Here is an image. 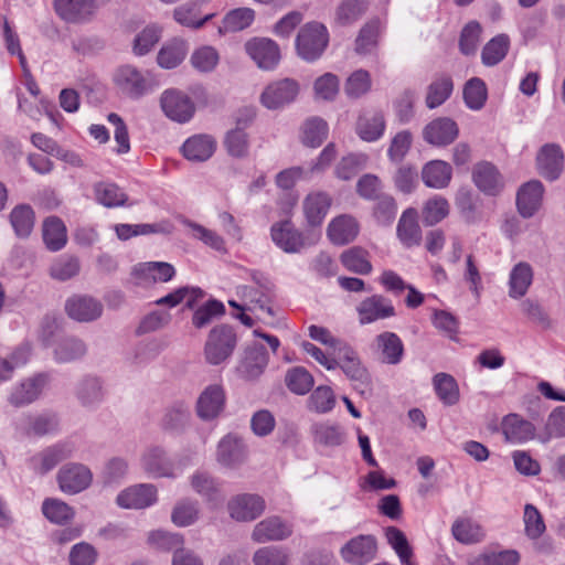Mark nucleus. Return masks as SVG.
<instances>
[{
    "label": "nucleus",
    "mask_w": 565,
    "mask_h": 565,
    "mask_svg": "<svg viewBox=\"0 0 565 565\" xmlns=\"http://www.w3.org/2000/svg\"><path fill=\"white\" fill-rule=\"evenodd\" d=\"M161 39V29L151 24L138 33L134 40L132 51L137 56L148 54Z\"/></svg>",
    "instance_id": "obj_60"
},
{
    "label": "nucleus",
    "mask_w": 565,
    "mask_h": 565,
    "mask_svg": "<svg viewBox=\"0 0 565 565\" xmlns=\"http://www.w3.org/2000/svg\"><path fill=\"white\" fill-rule=\"evenodd\" d=\"M451 532L454 537L463 544L479 543L484 537V532L481 525L469 519L455 521Z\"/></svg>",
    "instance_id": "obj_47"
},
{
    "label": "nucleus",
    "mask_w": 565,
    "mask_h": 565,
    "mask_svg": "<svg viewBox=\"0 0 565 565\" xmlns=\"http://www.w3.org/2000/svg\"><path fill=\"white\" fill-rule=\"evenodd\" d=\"M332 204V199L327 192L316 191L309 193L303 202L302 210L309 226H320Z\"/></svg>",
    "instance_id": "obj_25"
},
{
    "label": "nucleus",
    "mask_w": 565,
    "mask_h": 565,
    "mask_svg": "<svg viewBox=\"0 0 565 565\" xmlns=\"http://www.w3.org/2000/svg\"><path fill=\"white\" fill-rule=\"evenodd\" d=\"M374 351L381 362L396 365L404 356V344L401 338L390 331L377 334L374 339Z\"/></svg>",
    "instance_id": "obj_21"
},
{
    "label": "nucleus",
    "mask_w": 565,
    "mask_h": 565,
    "mask_svg": "<svg viewBox=\"0 0 565 565\" xmlns=\"http://www.w3.org/2000/svg\"><path fill=\"white\" fill-rule=\"evenodd\" d=\"M544 194V186L539 180H531L524 183L516 194V206L519 213L524 217H532L541 207Z\"/></svg>",
    "instance_id": "obj_20"
},
{
    "label": "nucleus",
    "mask_w": 565,
    "mask_h": 565,
    "mask_svg": "<svg viewBox=\"0 0 565 565\" xmlns=\"http://www.w3.org/2000/svg\"><path fill=\"white\" fill-rule=\"evenodd\" d=\"M329 44V32L324 24L311 21L303 24L296 38L298 55L307 61H317Z\"/></svg>",
    "instance_id": "obj_3"
},
{
    "label": "nucleus",
    "mask_w": 565,
    "mask_h": 565,
    "mask_svg": "<svg viewBox=\"0 0 565 565\" xmlns=\"http://www.w3.org/2000/svg\"><path fill=\"white\" fill-rule=\"evenodd\" d=\"M113 82L118 93L129 99H140L154 88L151 74L132 64L118 66L113 74Z\"/></svg>",
    "instance_id": "obj_1"
},
{
    "label": "nucleus",
    "mask_w": 565,
    "mask_h": 565,
    "mask_svg": "<svg viewBox=\"0 0 565 565\" xmlns=\"http://www.w3.org/2000/svg\"><path fill=\"white\" fill-rule=\"evenodd\" d=\"M73 452V446L68 443H60L49 447L31 458L32 468L44 475L57 466L61 461L70 458Z\"/></svg>",
    "instance_id": "obj_26"
},
{
    "label": "nucleus",
    "mask_w": 565,
    "mask_h": 565,
    "mask_svg": "<svg viewBox=\"0 0 565 565\" xmlns=\"http://www.w3.org/2000/svg\"><path fill=\"white\" fill-rule=\"evenodd\" d=\"M255 19V11L250 8H237L230 11L223 19L220 32H237L246 29Z\"/></svg>",
    "instance_id": "obj_52"
},
{
    "label": "nucleus",
    "mask_w": 565,
    "mask_h": 565,
    "mask_svg": "<svg viewBox=\"0 0 565 565\" xmlns=\"http://www.w3.org/2000/svg\"><path fill=\"white\" fill-rule=\"evenodd\" d=\"M57 482L64 493L76 494L87 489L93 481V473L83 463L64 465L57 472Z\"/></svg>",
    "instance_id": "obj_6"
},
{
    "label": "nucleus",
    "mask_w": 565,
    "mask_h": 565,
    "mask_svg": "<svg viewBox=\"0 0 565 565\" xmlns=\"http://www.w3.org/2000/svg\"><path fill=\"white\" fill-rule=\"evenodd\" d=\"M188 50L189 47L184 40L173 39L159 50L157 63L166 70L175 68L184 61Z\"/></svg>",
    "instance_id": "obj_33"
},
{
    "label": "nucleus",
    "mask_w": 565,
    "mask_h": 565,
    "mask_svg": "<svg viewBox=\"0 0 565 565\" xmlns=\"http://www.w3.org/2000/svg\"><path fill=\"white\" fill-rule=\"evenodd\" d=\"M502 433L508 441L524 443L534 438L535 427L518 414H509L502 420Z\"/></svg>",
    "instance_id": "obj_32"
},
{
    "label": "nucleus",
    "mask_w": 565,
    "mask_h": 565,
    "mask_svg": "<svg viewBox=\"0 0 565 565\" xmlns=\"http://www.w3.org/2000/svg\"><path fill=\"white\" fill-rule=\"evenodd\" d=\"M160 106L168 118L180 124L189 121L195 113L192 99L175 88L166 89L161 94Z\"/></svg>",
    "instance_id": "obj_4"
},
{
    "label": "nucleus",
    "mask_w": 565,
    "mask_h": 565,
    "mask_svg": "<svg viewBox=\"0 0 565 565\" xmlns=\"http://www.w3.org/2000/svg\"><path fill=\"white\" fill-rule=\"evenodd\" d=\"M237 345V335L233 327L218 324L212 328L204 344V359L210 365H220L227 361Z\"/></svg>",
    "instance_id": "obj_2"
},
{
    "label": "nucleus",
    "mask_w": 565,
    "mask_h": 565,
    "mask_svg": "<svg viewBox=\"0 0 565 565\" xmlns=\"http://www.w3.org/2000/svg\"><path fill=\"white\" fill-rule=\"evenodd\" d=\"M285 383L288 390L297 395L307 394L313 386V376L302 366L287 371Z\"/></svg>",
    "instance_id": "obj_51"
},
{
    "label": "nucleus",
    "mask_w": 565,
    "mask_h": 565,
    "mask_svg": "<svg viewBox=\"0 0 565 565\" xmlns=\"http://www.w3.org/2000/svg\"><path fill=\"white\" fill-rule=\"evenodd\" d=\"M533 281V269L529 263L520 262L511 270L509 277V296L518 299L523 297Z\"/></svg>",
    "instance_id": "obj_35"
},
{
    "label": "nucleus",
    "mask_w": 565,
    "mask_h": 565,
    "mask_svg": "<svg viewBox=\"0 0 565 565\" xmlns=\"http://www.w3.org/2000/svg\"><path fill=\"white\" fill-rule=\"evenodd\" d=\"M76 395L85 407L100 403L104 396L100 381L92 376L83 379L77 386Z\"/></svg>",
    "instance_id": "obj_48"
},
{
    "label": "nucleus",
    "mask_w": 565,
    "mask_h": 565,
    "mask_svg": "<svg viewBox=\"0 0 565 565\" xmlns=\"http://www.w3.org/2000/svg\"><path fill=\"white\" fill-rule=\"evenodd\" d=\"M520 555L516 551L486 552L477 555L470 565H518Z\"/></svg>",
    "instance_id": "obj_62"
},
{
    "label": "nucleus",
    "mask_w": 565,
    "mask_h": 565,
    "mask_svg": "<svg viewBox=\"0 0 565 565\" xmlns=\"http://www.w3.org/2000/svg\"><path fill=\"white\" fill-rule=\"evenodd\" d=\"M245 47L259 68L273 70L280 61L279 46L270 39H253L246 43Z\"/></svg>",
    "instance_id": "obj_13"
},
{
    "label": "nucleus",
    "mask_w": 565,
    "mask_h": 565,
    "mask_svg": "<svg viewBox=\"0 0 565 565\" xmlns=\"http://www.w3.org/2000/svg\"><path fill=\"white\" fill-rule=\"evenodd\" d=\"M328 125L319 117H311L302 125V142L306 146L316 148L319 147L327 138Z\"/></svg>",
    "instance_id": "obj_53"
},
{
    "label": "nucleus",
    "mask_w": 565,
    "mask_h": 565,
    "mask_svg": "<svg viewBox=\"0 0 565 565\" xmlns=\"http://www.w3.org/2000/svg\"><path fill=\"white\" fill-rule=\"evenodd\" d=\"M67 316L78 322L97 320L103 313V305L99 300L85 296L74 295L65 301Z\"/></svg>",
    "instance_id": "obj_14"
},
{
    "label": "nucleus",
    "mask_w": 565,
    "mask_h": 565,
    "mask_svg": "<svg viewBox=\"0 0 565 565\" xmlns=\"http://www.w3.org/2000/svg\"><path fill=\"white\" fill-rule=\"evenodd\" d=\"M47 382L45 374H38L21 382L15 386L10 395V403L17 407L28 405L34 402L41 394Z\"/></svg>",
    "instance_id": "obj_31"
},
{
    "label": "nucleus",
    "mask_w": 565,
    "mask_h": 565,
    "mask_svg": "<svg viewBox=\"0 0 565 565\" xmlns=\"http://www.w3.org/2000/svg\"><path fill=\"white\" fill-rule=\"evenodd\" d=\"M85 353V343L73 337L62 339L54 350L55 360L61 363L74 361L82 358Z\"/></svg>",
    "instance_id": "obj_54"
},
{
    "label": "nucleus",
    "mask_w": 565,
    "mask_h": 565,
    "mask_svg": "<svg viewBox=\"0 0 565 565\" xmlns=\"http://www.w3.org/2000/svg\"><path fill=\"white\" fill-rule=\"evenodd\" d=\"M247 454V447L243 439L228 434L217 445L216 460L226 468L235 469L245 462Z\"/></svg>",
    "instance_id": "obj_12"
},
{
    "label": "nucleus",
    "mask_w": 565,
    "mask_h": 565,
    "mask_svg": "<svg viewBox=\"0 0 565 565\" xmlns=\"http://www.w3.org/2000/svg\"><path fill=\"white\" fill-rule=\"evenodd\" d=\"M435 393L446 406L456 405L460 398L459 386L455 377L448 373H437L433 377Z\"/></svg>",
    "instance_id": "obj_36"
},
{
    "label": "nucleus",
    "mask_w": 565,
    "mask_h": 565,
    "mask_svg": "<svg viewBox=\"0 0 565 565\" xmlns=\"http://www.w3.org/2000/svg\"><path fill=\"white\" fill-rule=\"evenodd\" d=\"M367 256L369 254L365 249L352 247L341 254L340 260L349 271L359 275H369L372 271V264Z\"/></svg>",
    "instance_id": "obj_45"
},
{
    "label": "nucleus",
    "mask_w": 565,
    "mask_h": 565,
    "mask_svg": "<svg viewBox=\"0 0 565 565\" xmlns=\"http://www.w3.org/2000/svg\"><path fill=\"white\" fill-rule=\"evenodd\" d=\"M202 297L203 291L200 288L181 287L168 294L167 296L158 299L156 303L160 306L167 305L172 308L182 302L183 300H185L186 307L192 308L194 303Z\"/></svg>",
    "instance_id": "obj_57"
},
{
    "label": "nucleus",
    "mask_w": 565,
    "mask_h": 565,
    "mask_svg": "<svg viewBox=\"0 0 565 565\" xmlns=\"http://www.w3.org/2000/svg\"><path fill=\"white\" fill-rule=\"evenodd\" d=\"M268 361L269 356L264 345L250 344L245 349L244 355L236 367L237 374L246 381L256 380L264 373Z\"/></svg>",
    "instance_id": "obj_10"
},
{
    "label": "nucleus",
    "mask_w": 565,
    "mask_h": 565,
    "mask_svg": "<svg viewBox=\"0 0 565 565\" xmlns=\"http://www.w3.org/2000/svg\"><path fill=\"white\" fill-rule=\"evenodd\" d=\"M311 433L315 444L323 447H337L345 440L344 430L337 424L317 423L312 425Z\"/></svg>",
    "instance_id": "obj_39"
},
{
    "label": "nucleus",
    "mask_w": 565,
    "mask_h": 565,
    "mask_svg": "<svg viewBox=\"0 0 565 565\" xmlns=\"http://www.w3.org/2000/svg\"><path fill=\"white\" fill-rule=\"evenodd\" d=\"M455 204L466 222L476 223L479 220L478 209L471 189L461 186L456 193Z\"/></svg>",
    "instance_id": "obj_56"
},
{
    "label": "nucleus",
    "mask_w": 565,
    "mask_h": 565,
    "mask_svg": "<svg viewBox=\"0 0 565 565\" xmlns=\"http://www.w3.org/2000/svg\"><path fill=\"white\" fill-rule=\"evenodd\" d=\"M356 312L362 326L388 319L396 315L392 300L379 294L364 298L358 305Z\"/></svg>",
    "instance_id": "obj_7"
},
{
    "label": "nucleus",
    "mask_w": 565,
    "mask_h": 565,
    "mask_svg": "<svg viewBox=\"0 0 565 565\" xmlns=\"http://www.w3.org/2000/svg\"><path fill=\"white\" fill-rule=\"evenodd\" d=\"M360 233V223L351 214L333 217L327 227V236L333 245L343 246L352 243Z\"/></svg>",
    "instance_id": "obj_16"
},
{
    "label": "nucleus",
    "mask_w": 565,
    "mask_h": 565,
    "mask_svg": "<svg viewBox=\"0 0 565 565\" xmlns=\"http://www.w3.org/2000/svg\"><path fill=\"white\" fill-rule=\"evenodd\" d=\"M225 407V392L222 385L212 384L204 388L196 402L198 416L212 420L220 416Z\"/></svg>",
    "instance_id": "obj_17"
},
{
    "label": "nucleus",
    "mask_w": 565,
    "mask_h": 565,
    "mask_svg": "<svg viewBox=\"0 0 565 565\" xmlns=\"http://www.w3.org/2000/svg\"><path fill=\"white\" fill-rule=\"evenodd\" d=\"M96 201L106 207L124 205L127 201L126 193L115 183L97 182L94 184Z\"/></svg>",
    "instance_id": "obj_44"
},
{
    "label": "nucleus",
    "mask_w": 565,
    "mask_h": 565,
    "mask_svg": "<svg viewBox=\"0 0 565 565\" xmlns=\"http://www.w3.org/2000/svg\"><path fill=\"white\" fill-rule=\"evenodd\" d=\"M458 135L459 128L457 122L448 117L436 118L423 129V139L436 147H445L452 143Z\"/></svg>",
    "instance_id": "obj_11"
},
{
    "label": "nucleus",
    "mask_w": 565,
    "mask_h": 565,
    "mask_svg": "<svg viewBox=\"0 0 565 565\" xmlns=\"http://www.w3.org/2000/svg\"><path fill=\"white\" fill-rule=\"evenodd\" d=\"M298 93V83L291 78H284L270 83L263 92L260 102L268 109H277L294 102Z\"/></svg>",
    "instance_id": "obj_8"
},
{
    "label": "nucleus",
    "mask_w": 565,
    "mask_h": 565,
    "mask_svg": "<svg viewBox=\"0 0 565 565\" xmlns=\"http://www.w3.org/2000/svg\"><path fill=\"white\" fill-rule=\"evenodd\" d=\"M291 534V524L285 522L279 516H269L255 525L252 537L257 543H265L269 541H282Z\"/></svg>",
    "instance_id": "obj_22"
},
{
    "label": "nucleus",
    "mask_w": 565,
    "mask_h": 565,
    "mask_svg": "<svg viewBox=\"0 0 565 565\" xmlns=\"http://www.w3.org/2000/svg\"><path fill=\"white\" fill-rule=\"evenodd\" d=\"M450 205L446 198L434 195L428 199L422 209V218L425 225L433 226L441 222L449 214Z\"/></svg>",
    "instance_id": "obj_42"
},
{
    "label": "nucleus",
    "mask_w": 565,
    "mask_h": 565,
    "mask_svg": "<svg viewBox=\"0 0 565 565\" xmlns=\"http://www.w3.org/2000/svg\"><path fill=\"white\" fill-rule=\"evenodd\" d=\"M253 562L255 565H289V554L282 547L266 546L255 552Z\"/></svg>",
    "instance_id": "obj_63"
},
{
    "label": "nucleus",
    "mask_w": 565,
    "mask_h": 565,
    "mask_svg": "<svg viewBox=\"0 0 565 565\" xmlns=\"http://www.w3.org/2000/svg\"><path fill=\"white\" fill-rule=\"evenodd\" d=\"M367 156L363 153H351L343 157L335 167V175L344 181L351 180L365 167Z\"/></svg>",
    "instance_id": "obj_61"
},
{
    "label": "nucleus",
    "mask_w": 565,
    "mask_h": 565,
    "mask_svg": "<svg viewBox=\"0 0 565 565\" xmlns=\"http://www.w3.org/2000/svg\"><path fill=\"white\" fill-rule=\"evenodd\" d=\"M143 470L154 478L173 477V465L166 451L157 446L148 448L141 457Z\"/></svg>",
    "instance_id": "obj_30"
},
{
    "label": "nucleus",
    "mask_w": 565,
    "mask_h": 565,
    "mask_svg": "<svg viewBox=\"0 0 565 565\" xmlns=\"http://www.w3.org/2000/svg\"><path fill=\"white\" fill-rule=\"evenodd\" d=\"M510 39L507 34L492 38L482 49L481 60L486 66L499 64L508 54Z\"/></svg>",
    "instance_id": "obj_43"
},
{
    "label": "nucleus",
    "mask_w": 565,
    "mask_h": 565,
    "mask_svg": "<svg viewBox=\"0 0 565 565\" xmlns=\"http://www.w3.org/2000/svg\"><path fill=\"white\" fill-rule=\"evenodd\" d=\"M44 516L52 523L64 524L71 521L74 515V509L58 499L47 498L42 503Z\"/></svg>",
    "instance_id": "obj_49"
},
{
    "label": "nucleus",
    "mask_w": 565,
    "mask_h": 565,
    "mask_svg": "<svg viewBox=\"0 0 565 565\" xmlns=\"http://www.w3.org/2000/svg\"><path fill=\"white\" fill-rule=\"evenodd\" d=\"M396 235L406 248L418 246L422 242V228L418 224V213L415 209H406L397 223Z\"/></svg>",
    "instance_id": "obj_27"
},
{
    "label": "nucleus",
    "mask_w": 565,
    "mask_h": 565,
    "mask_svg": "<svg viewBox=\"0 0 565 565\" xmlns=\"http://www.w3.org/2000/svg\"><path fill=\"white\" fill-rule=\"evenodd\" d=\"M537 170L540 174L554 181L559 178L564 168V152L556 143L544 145L536 157Z\"/></svg>",
    "instance_id": "obj_18"
},
{
    "label": "nucleus",
    "mask_w": 565,
    "mask_h": 565,
    "mask_svg": "<svg viewBox=\"0 0 565 565\" xmlns=\"http://www.w3.org/2000/svg\"><path fill=\"white\" fill-rule=\"evenodd\" d=\"M420 177L427 188L441 190L450 184L452 168L444 160H431L424 164Z\"/></svg>",
    "instance_id": "obj_29"
},
{
    "label": "nucleus",
    "mask_w": 565,
    "mask_h": 565,
    "mask_svg": "<svg viewBox=\"0 0 565 565\" xmlns=\"http://www.w3.org/2000/svg\"><path fill=\"white\" fill-rule=\"evenodd\" d=\"M454 90V82L449 75L437 76L427 87L426 106L434 109L443 105Z\"/></svg>",
    "instance_id": "obj_40"
},
{
    "label": "nucleus",
    "mask_w": 565,
    "mask_h": 565,
    "mask_svg": "<svg viewBox=\"0 0 565 565\" xmlns=\"http://www.w3.org/2000/svg\"><path fill=\"white\" fill-rule=\"evenodd\" d=\"M273 242L286 253H298L305 247V238L290 220L276 222L270 227Z\"/></svg>",
    "instance_id": "obj_15"
},
{
    "label": "nucleus",
    "mask_w": 565,
    "mask_h": 565,
    "mask_svg": "<svg viewBox=\"0 0 565 565\" xmlns=\"http://www.w3.org/2000/svg\"><path fill=\"white\" fill-rule=\"evenodd\" d=\"M216 150V140L211 135H194L188 138L182 146L183 156L193 162L209 160Z\"/></svg>",
    "instance_id": "obj_28"
},
{
    "label": "nucleus",
    "mask_w": 565,
    "mask_h": 565,
    "mask_svg": "<svg viewBox=\"0 0 565 565\" xmlns=\"http://www.w3.org/2000/svg\"><path fill=\"white\" fill-rule=\"evenodd\" d=\"M157 501V488L150 483H140L122 490L116 499L124 509H145Z\"/></svg>",
    "instance_id": "obj_19"
},
{
    "label": "nucleus",
    "mask_w": 565,
    "mask_h": 565,
    "mask_svg": "<svg viewBox=\"0 0 565 565\" xmlns=\"http://www.w3.org/2000/svg\"><path fill=\"white\" fill-rule=\"evenodd\" d=\"M227 510L233 520L250 522L264 512L265 500L258 494H237L228 501Z\"/></svg>",
    "instance_id": "obj_9"
},
{
    "label": "nucleus",
    "mask_w": 565,
    "mask_h": 565,
    "mask_svg": "<svg viewBox=\"0 0 565 565\" xmlns=\"http://www.w3.org/2000/svg\"><path fill=\"white\" fill-rule=\"evenodd\" d=\"M227 153L234 158H244L248 153V136L242 127L230 130L224 139Z\"/></svg>",
    "instance_id": "obj_59"
},
{
    "label": "nucleus",
    "mask_w": 565,
    "mask_h": 565,
    "mask_svg": "<svg viewBox=\"0 0 565 565\" xmlns=\"http://www.w3.org/2000/svg\"><path fill=\"white\" fill-rule=\"evenodd\" d=\"M42 235L45 246L52 252L62 249L67 242L66 226L57 216L44 220Z\"/></svg>",
    "instance_id": "obj_34"
},
{
    "label": "nucleus",
    "mask_w": 565,
    "mask_h": 565,
    "mask_svg": "<svg viewBox=\"0 0 565 565\" xmlns=\"http://www.w3.org/2000/svg\"><path fill=\"white\" fill-rule=\"evenodd\" d=\"M380 20L372 19L360 29L355 39L354 50L356 54L370 55L376 51L380 38Z\"/></svg>",
    "instance_id": "obj_37"
},
{
    "label": "nucleus",
    "mask_w": 565,
    "mask_h": 565,
    "mask_svg": "<svg viewBox=\"0 0 565 565\" xmlns=\"http://www.w3.org/2000/svg\"><path fill=\"white\" fill-rule=\"evenodd\" d=\"M374 205L372 207V216L374 217L376 224L381 226H390L397 213V203L396 200L388 193H384L374 200Z\"/></svg>",
    "instance_id": "obj_46"
},
{
    "label": "nucleus",
    "mask_w": 565,
    "mask_h": 565,
    "mask_svg": "<svg viewBox=\"0 0 565 565\" xmlns=\"http://www.w3.org/2000/svg\"><path fill=\"white\" fill-rule=\"evenodd\" d=\"M376 551V539L371 534H360L341 547L340 555L347 563L365 565L375 557Z\"/></svg>",
    "instance_id": "obj_5"
},
{
    "label": "nucleus",
    "mask_w": 565,
    "mask_h": 565,
    "mask_svg": "<svg viewBox=\"0 0 565 565\" xmlns=\"http://www.w3.org/2000/svg\"><path fill=\"white\" fill-rule=\"evenodd\" d=\"M338 366L352 381L364 382L367 379L366 370L361 365L356 353L349 347L343 348V356L338 361Z\"/></svg>",
    "instance_id": "obj_55"
},
{
    "label": "nucleus",
    "mask_w": 565,
    "mask_h": 565,
    "mask_svg": "<svg viewBox=\"0 0 565 565\" xmlns=\"http://www.w3.org/2000/svg\"><path fill=\"white\" fill-rule=\"evenodd\" d=\"M562 437H565V406H558L550 414L545 431L540 439L542 443H547L552 438Z\"/></svg>",
    "instance_id": "obj_64"
},
{
    "label": "nucleus",
    "mask_w": 565,
    "mask_h": 565,
    "mask_svg": "<svg viewBox=\"0 0 565 565\" xmlns=\"http://www.w3.org/2000/svg\"><path fill=\"white\" fill-rule=\"evenodd\" d=\"M54 8L64 21L79 23L94 14L96 4L94 0H54Z\"/></svg>",
    "instance_id": "obj_23"
},
{
    "label": "nucleus",
    "mask_w": 565,
    "mask_h": 565,
    "mask_svg": "<svg viewBox=\"0 0 565 565\" xmlns=\"http://www.w3.org/2000/svg\"><path fill=\"white\" fill-rule=\"evenodd\" d=\"M367 9V0H341L335 9L334 21L341 26L352 25L365 14Z\"/></svg>",
    "instance_id": "obj_38"
},
{
    "label": "nucleus",
    "mask_w": 565,
    "mask_h": 565,
    "mask_svg": "<svg viewBox=\"0 0 565 565\" xmlns=\"http://www.w3.org/2000/svg\"><path fill=\"white\" fill-rule=\"evenodd\" d=\"M488 97L487 86L479 77L470 78L463 87V99L468 108L480 110Z\"/></svg>",
    "instance_id": "obj_50"
},
{
    "label": "nucleus",
    "mask_w": 565,
    "mask_h": 565,
    "mask_svg": "<svg viewBox=\"0 0 565 565\" xmlns=\"http://www.w3.org/2000/svg\"><path fill=\"white\" fill-rule=\"evenodd\" d=\"M199 513V503L185 499L175 504L171 513V520L177 526H189L196 522Z\"/></svg>",
    "instance_id": "obj_58"
},
{
    "label": "nucleus",
    "mask_w": 565,
    "mask_h": 565,
    "mask_svg": "<svg viewBox=\"0 0 565 565\" xmlns=\"http://www.w3.org/2000/svg\"><path fill=\"white\" fill-rule=\"evenodd\" d=\"M9 218L18 237L25 238L31 234L35 221V214L31 205L19 204L14 206Z\"/></svg>",
    "instance_id": "obj_41"
},
{
    "label": "nucleus",
    "mask_w": 565,
    "mask_h": 565,
    "mask_svg": "<svg viewBox=\"0 0 565 565\" xmlns=\"http://www.w3.org/2000/svg\"><path fill=\"white\" fill-rule=\"evenodd\" d=\"M476 186L488 195H497L503 189V179L498 169L490 162L477 163L472 170Z\"/></svg>",
    "instance_id": "obj_24"
}]
</instances>
